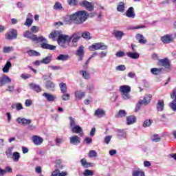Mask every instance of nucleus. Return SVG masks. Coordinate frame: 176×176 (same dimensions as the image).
Wrapping results in <instances>:
<instances>
[{
    "mask_svg": "<svg viewBox=\"0 0 176 176\" xmlns=\"http://www.w3.org/2000/svg\"><path fill=\"white\" fill-rule=\"evenodd\" d=\"M89 14L86 11H78L71 15H66L63 17V21L65 24H83L87 18Z\"/></svg>",
    "mask_w": 176,
    "mask_h": 176,
    "instance_id": "nucleus-1",
    "label": "nucleus"
},
{
    "mask_svg": "<svg viewBox=\"0 0 176 176\" xmlns=\"http://www.w3.org/2000/svg\"><path fill=\"white\" fill-rule=\"evenodd\" d=\"M23 36L25 38H28L35 42L36 43H39L42 42L41 47L42 49H47V50H54L56 49V46L52 45L50 44H47V40L46 38L43 37V36L37 37L36 35L33 34L30 31H26L23 33Z\"/></svg>",
    "mask_w": 176,
    "mask_h": 176,
    "instance_id": "nucleus-2",
    "label": "nucleus"
},
{
    "mask_svg": "<svg viewBox=\"0 0 176 176\" xmlns=\"http://www.w3.org/2000/svg\"><path fill=\"white\" fill-rule=\"evenodd\" d=\"M69 42H71V38H69V36L64 35L60 33L58 36L57 43L61 47L64 49H67L68 46H69Z\"/></svg>",
    "mask_w": 176,
    "mask_h": 176,
    "instance_id": "nucleus-3",
    "label": "nucleus"
},
{
    "mask_svg": "<svg viewBox=\"0 0 176 176\" xmlns=\"http://www.w3.org/2000/svg\"><path fill=\"white\" fill-rule=\"evenodd\" d=\"M120 92L121 93L122 98L123 100H130V91H131V87L129 85H121L120 87Z\"/></svg>",
    "mask_w": 176,
    "mask_h": 176,
    "instance_id": "nucleus-4",
    "label": "nucleus"
},
{
    "mask_svg": "<svg viewBox=\"0 0 176 176\" xmlns=\"http://www.w3.org/2000/svg\"><path fill=\"white\" fill-rule=\"evenodd\" d=\"M108 47L104 45V43H96L89 47V50L94 52V50H107Z\"/></svg>",
    "mask_w": 176,
    "mask_h": 176,
    "instance_id": "nucleus-5",
    "label": "nucleus"
},
{
    "mask_svg": "<svg viewBox=\"0 0 176 176\" xmlns=\"http://www.w3.org/2000/svg\"><path fill=\"white\" fill-rule=\"evenodd\" d=\"M151 100H152V95H146L144 96L143 100H140L136 105L135 112H138V109L141 108L142 104L144 105H148L149 102H151Z\"/></svg>",
    "mask_w": 176,
    "mask_h": 176,
    "instance_id": "nucleus-6",
    "label": "nucleus"
},
{
    "mask_svg": "<svg viewBox=\"0 0 176 176\" xmlns=\"http://www.w3.org/2000/svg\"><path fill=\"white\" fill-rule=\"evenodd\" d=\"M6 39L8 41H13V39H17V30L14 29H10L6 34Z\"/></svg>",
    "mask_w": 176,
    "mask_h": 176,
    "instance_id": "nucleus-7",
    "label": "nucleus"
},
{
    "mask_svg": "<svg viewBox=\"0 0 176 176\" xmlns=\"http://www.w3.org/2000/svg\"><path fill=\"white\" fill-rule=\"evenodd\" d=\"M171 98L173 100L170 104V107L176 112V88L173 89V93L170 94Z\"/></svg>",
    "mask_w": 176,
    "mask_h": 176,
    "instance_id": "nucleus-8",
    "label": "nucleus"
},
{
    "mask_svg": "<svg viewBox=\"0 0 176 176\" xmlns=\"http://www.w3.org/2000/svg\"><path fill=\"white\" fill-rule=\"evenodd\" d=\"M79 4L80 6H84V8H86L87 10H89V12H91V10L94 9V6L87 1H83L81 3H79Z\"/></svg>",
    "mask_w": 176,
    "mask_h": 176,
    "instance_id": "nucleus-9",
    "label": "nucleus"
},
{
    "mask_svg": "<svg viewBox=\"0 0 176 176\" xmlns=\"http://www.w3.org/2000/svg\"><path fill=\"white\" fill-rule=\"evenodd\" d=\"M16 122L19 124H21V126H28V124H31L32 121L25 118H18Z\"/></svg>",
    "mask_w": 176,
    "mask_h": 176,
    "instance_id": "nucleus-10",
    "label": "nucleus"
},
{
    "mask_svg": "<svg viewBox=\"0 0 176 176\" xmlns=\"http://www.w3.org/2000/svg\"><path fill=\"white\" fill-rule=\"evenodd\" d=\"M72 133L80 134V137H83V129L79 125H76L71 128Z\"/></svg>",
    "mask_w": 176,
    "mask_h": 176,
    "instance_id": "nucleus-11",
    "label": "nucleus"
},
{
    "mask_svg": "<svg viewBox=\"0 0 176 176\" xmlns=\"http://www.w3.org/2000/svg\"><path fill=\"white\" fill-rule=\"evenodd\" d=\"M12 82V79L9 78V76L4 75L2 77H0V87L6 85V83H10Z\"/></svg>",
    "mask_w": 176,
    "mask_h": 176,
    "instance_id": "nucleus-12",
    "label": "nucleus"
},
{
    "mask_svg": "<svg viewBox=\"0 0 176 176\" xmlns=\"http://www.w3.org/2000/svg\"><path fill=\"white\" fill-rule=\"evenodd\" d=\"M32 140L34 145H42L43 143V138L38 135H33Z\"/></svg>",
    "mask_w": 176,
    "mask_h": 176,
    "instance_id": "nucleus-13",
    "label": "nucleus"
},
{
    "mask_svg": "<svg viewBox=\"0 0 176 176\" xmlns=\"http://www.w3.org/2000/svg\"><path fill=\"white\" fill-rule=\"evenodd\" d=\"M163 43H171L173 42V35L166 34L161 38Z\"/></svg>",
    "mask_w": 176,
    "mask_h": 176,
    "instance_id": "nucleus-14",
    "label": "nucleus"
},
{
    "mask_svg": "<svg viewBox=\"0 0 176 176\" xmlns=\"http://www.w3.org/2000/svg\"><path fill=\"white\" fill-rule=\"evenodd\" d=\"M70 42L71 40L72 41L73 43H76L79 39H80V32H75L70 37Z\"/></svg>",
    "mask_w": 176,
    "mask_h": 176,
    "instance_id": "nucleus-15",
    "label": "nucleus"
},
{
    "mask_svg": "<svg viewBox=\"0 0 176 176\" xmlns=\"http://www.w3.org/2000/svg\"><path fill=\"white\" fill-rule=\"evenodd\" d=\"M74 96L76 100H82V98H85V96H86V93L82 91V90H77L74 92Z\"/></svg>",
    "mask_w": 176,
    "mask_h": 176,
    "instance_id": "nucleus-16",
    "label": "nucleus"
},
{
    "mask_svg": "<svg viewBox=\"0 0 176 176\" xmlns=\"http://www.w3.org/2000/svg\"><path fill=\"white\" fill-rule=\"evenodd\" d=\"M84 50V47L83 46H80L78 50H77L76 54V56H78L79 57V61H82L83 60V56L85 54V53L83 52Z\"/></svg>",
    "mask_w": 176,
    "mask_h": 176,
    "instance_id": "nucleus-17",
    "label": "nucleus"
},
{
    "mask_svg": "<svg viewBox=\"0 0 176 176\" xmlns=\"http://www.w3.org/2000/svg\"><path fill=\"white\" fill-rule=\"evenodd\" d=\"M160 65L164 67L165 68H170V60L167 58L161 59L159 60Z\"/></svg>",
    "mask_w": 176,
    "mask_h": 176,
    "instance_id": "nucleus-18",
    "label": "nucleus"
},
{
    "mask_svg": "<svg viewBox=\"0 0 176 176\" xmlns=\"http://www.w3.org/2000/svg\"><path fill=\"white\" fill-rule=\"evenodd\" d=\"M70 144H72L73 145H78V144H80V138L77 135L71 137Z\"/></svg>",
    "mask_w": 176,
    "mask_h": 176,
    "instance_id": "nucleus-19",
    "label": "nucleus"
},
{
    "mask_svg": "<svg viewBox=\"0 0 176 176\" xmlns=\"http://www.w3.org/2000/svg\"><path fill=\"white\" fill-rule=\"evenodd\" d=\"M126 17H129L131 19H134L135 17V13H134V8H129L126 12Z\"/></svg>",
    "mask_w": 176,
    "mask_h": 176,
    "instance_id": "nucleus-20",
    "label": "nucleus"
},
{
    "mask_svg": "<svg viewBox=\"0 0 176 176\" xmlns=\"http://www.w3.org/2000/svg\"><path fill=\"white\" fill-rule=\"evenodd\" d=\"M43 97H45L46 100L50 102H53L56 100V97L54 95L45 92L43 94Z\"/></svg>",
    "mask_w": 176,
    "mask_h": 176,
    "instance_id": "nucleus-21",
    "label": "nucleus"
},
{
    "mask_svg": "<svg viewBox=\"0 0 176 176\" xmlns=\"http://www.w3.org/2000/svg\"><path fill=\"white\" fill-rule=\"evenodd\" d=\"M137 41H138L139 43H141L142 45H145L146 43V39H145V37L141 34H136L135 36Z\"/></svg>",
    "mask_w": 176,
    "mask_h": 176,
    "instance_id": "nucleus-22",
    "label": "nucleus"
},
{
    "mask_svg": "<svg viewBox=\"0 0 176 176\" xmlns=\"http://www.w3.org/2000/svg\"><path fill=\"white\" fill-rule=\"evenodd\" d=\"M117 137L118 140H123L127 137V134L124 132V130H118Z\"/></svg>",
    "mask_w": 176,
    "mask_h": 176,
    "instance_id": "nucleus-23",
    "label": "nucleus"
},
{
    "mask_svg": "<svg viewBox=\"0 0 176 176\" xmlns=\"http://www.w3.org/2000/svg\"><path fill=\"white\" fill-rule=\"evenodd\" d=\"M94 115L97 116V118H102V116H105V111H104L102 109H98L95 111Z\"/></svg>",
    "mask_w": 176,
    "mask_h": 176,
    "instance_id": "nucleus-24",
    "label": "nucleus"
},
{
    "mask_svg": "<svg viewBox=\"0 0 176 176\" xmlns=\"http://www.w3.org/2000/svg\"><path fill=\"white\" fill-rule=\"evenodd\" d=\"M126 56L130 57L131 58H133V60H137V58H140V54L137 52H126Z\"/></svg>",
    "mask_w": 176,
    "mask_h": 176,
    "instance_id": "nucleus-25",
    "label": "nucleus"
},
{
    "mask_svg": "<svg viewBox=\"0 0 176 176\" xmlns=\"http://www.w3.org/2000/svg\"><path fill=\"white\" fill-rule=\"evenodd\" d=\"M164 109V101L163 100H160L157 104V110L162 112Z\"/></svg>",
    "mask_w": 176,
    "mask_h": 176,
    "instance_id": "nucleus-26",
    "label": "nucleus"
},
{
    "mask_svg": "<svg viewBox=\"0 0 176 176\" xmlns=\"http://www.w3.org/2000/svg\"><path fill=\"white\" fill-rule=\"evenodd\" d=\"M30 87L32 89V90L36 91V93H39L42 90L39 85L34 83L30 84Z\"/></svg>",
    "mask_w": 176,
    "mask_h": 176,
    "instance_id": "nucleus-27",
    "label": "nucleus"
},
{
    "mask_svg": "<svg viewBox=\"0 0 176 176\" xmlns=\"http://www.w3.org/2000/svg\"><path fill=\"white\" fill-rule=\"evenodd\" d=\"M61 33V32L57 30V31H54V32H52L50 35H49V38L50 39H53V41H54V38H58V35Z\"/></svg>",
    "mask_w": 176,
    "mask_h": 176,
    "instance_id": "nucleus-28",
    "label": "nucleus"
},
{
    "mask_svg": "<svg viewBox=\"0 0 176 176\" xmlns=\"http://www.w3.org/2000/svg\"><path fill=\"white\" fill-rule=\"evenodd\" d=\"M27 53L28 56H30L31 57L34 56V57H38L41 56V54L34 50H30L27 51Z\"/></svg>",
    "mask_w": 176,
    "mask_h": 176,
    "instance_id": "nucleus-29",
    "label": "nucleus"
},
{
    "mask_svg": "<svg viewBox=\"0 0 176 176\" xmlns=\"http://www.w3.org/2000/svg\"><path fill=\"white\" fill-rule=\"evenodd\" d=\"M135 116H131L126 117V124H133V123H135Z\"/></svg>",
    "mask_w": 176,
    "mask_h": 176,
    "instance_id": "nucleus-30",
    "label": "nucleus"
},
{
    "mask_svg": "<svg viewBox=\"0 0 176 176\" xmlns=\"http://www.w3.org/2000/svg\"><path fill=\"white\" fill-rule=\"evenodd\" d=\"M114 35L116 39H118V41H120V39L123 38V35H124V33L122 31L117 30L114 32Z\"/></svg>",
    "mask_w": 176,
    "mask_h": 176,
    "instance_id": "nucleus-31",
    "label": "nucleus"
},
{
    "mask_svg": "<svg viewBox=\"0 0 176 176\" xmlns=\"http://www.w3.org/2000/svg\"><path fill=\"white\" fill-rule=\"evenodd\" d=\"M12 67V63L10 61H7L6 64L5 65L4 67L3 68V72L5 74H8L9 72V69Z\"/></svg>",
    "mask_w": 176,
    "mask_h": 176,
    "instance_id": "nucleus-32",
    "label": "nucleus"
},
{
    "mask_svg": "<svg viewBox=\"0 0 176 176\" xmlns=\"http://www.w3.org/2000/svg\"><path fill=\"white\" fill-rule=\"evenodd\" d=\"M69 58V56L65 54H60L57 58L56 60L58 61H67Z\"/></svg>",
    "mask_w": 176,
    "mask_h": 176,
    "instance_id": "nucleus-33",
    "label": "nucleus"
},
{
    "mask_svg": "<svg viewBox=\"0 0 176 176\" xmlns=\"http://www.w3.org/2000/svg\"><path fill=\"white\" fill-rule=\"evenodd\" d=\"M132 176H145V173L141 170H135L132 172Z\"/></svg>",
    "mask_w": 176,
    "mask_h": 176,
    "instance_id": "nucleus-34",
    "label": "nucleus"
},
{
    "mask_svg": "<svg viewBox=\"0 0 176 176\" xmlns=\"http://www.w3.org/2000/svg\"><path fill=\"white\" fill-rule=\"evenodd\" d=\"M59 87L60 89L61 93L65 94L67 93V85L64 82H60L59 84Z\"/></svg>",
    "mask_w": 176,
    "mask_h": 176,
    "instance_id": "nucleus-35",
    "label": "nucleus"
},
{
    "mask_svg": "<svg viewBox=\"0 0 176 176\" xmlns=\"http://www.w3.org/2000/svg\"><path fill=\"white\" fill-rule=\"evenodd\" d=\"M12 109H16V111H21L23 109V104L21 103H16L12 105Z\"/></svg>",
    "mask_w": 176,
    "mask_h": 176,
    "instance_id": "nucleus-36",
    "label": "nucleus"
},
{
    "mask_svg": "<svg viewBox=\"0 0 176 176\" xmlns=\"http://www.w3.org/2000/svg\"><path fill=\"white\" fill-rule=\"evenodd\" d=\"M118 12H120L121 13H123L124 12V3L120 2L118 7H117Z\"/></svg>",
    "mask_w": 176,
    "mask_h": 176,
    "instance_id": "nucleus-37",
    "label": "nucleus"
},
{
    "mask_svg": "<svg viewBox=\"0 0 176 176\" xmlns=\"http://www.w3.org/2000/svg\"><path fill=\"white\" fill-rule=\"evenodd\" d=\"M52 63V56H46L41 60V64H50Z\"/></svg>",
    "mask_w": 176,
    "mask_h": 176,
    "instance_id": "nucleus-38",
    "label": "nucleus"
},
{
    "mask_svg": "<svg viewBox=\"0 0 176 176\" xmlns=\"http://www.w3.org/2000/svg\"><path fill=\"white\" fill-rule=\"evenodd\" d=\"M127 115V113L124 110H120L118 113L116 115V118H124Z\"/></svg>",
    "mask_w": 176,
    "mask_h": 176,
    "instance_id": "nucleus-39",
    "label": "nucleus"
},
{
    "mask_svg": "<svg viewBox=\"0 0 176 176\" xmlns=\"http://www.w3.org/2000/svg\"><path fill=\"white\" fill-rule=\"evenodd\" d=\"M12 160L14 162H19V160H20V153L19 152H14L12 154Z\"/></svg>",
    "mask_w": 176,
    "mask_h": 176,
    "instance_id": "nucleus-40",
    "label": "nucleus"
},
{
    "mask_svg": "<svg viewBox=\"0 0 176 176\" xmlns=\"http://www.w3.org/2000/svg\"><path fill=\"white\" fill-rule=\"evenodd\" d=\"M82 174H83L84 176H94V171L89 170V169H86L83 172Z\"/></svg>",
    "mask_w": 176,
    "mask_h": 176,
    "instance_id": "nucleus-41",
    "label": "nucleus"
},
{
    "mask_svg": "<svg viewBox=\"0 0 176 176\" xmlns=\"http://www.w3.org/2000/svg\"><path fill=\"white\" fill-rule=\"evenodd\" d=\"M67 3L70 6H76L79 5V1H78V0H67Z\"/></svg>",
    "mask_w": 176,
    "mask_h": 176,
    "instance_id": "nucleus-42",
    "label": "nucleus"
},
{
    "mask_svg": "<svg viewBox=\"0 0 176 176\" xmlns=\"http://www.w3.org/2000/svg\"><path fill=\"white\" fill-rule=\"evenodd\" d=\"M151 72L153 75H159L162 72V69L152 68L151 69Z\"/></svg>",
    "mask_w": 176,
    "mask_h": 176,
    "instance_id": "nucleus-43",
    "label": "nucleus"
},
{
    "mask_svg": "<svg viewBox=\"0 0 176 176\" xmlns=\"http://www.w3.org/2000/svg\"><path fill=\"white\" fill-rule=\"evenodd\" d=\"M80 74L82 75V78H84V79H90V74H89V73H87V72L80 71Z\"/></svg>",
    "mask_w": 176,
    "mask_h": 176,
    "instance_id": "nucleus-44",
    "label": "nucleus"
},
{
    "mask_svg": "<svg viewBox=\"0 0 176 176\" xmlns=\"http://www.w3.org/2000/svg\"><path fill=\"white\" fill-rule=\"evenodd\" d=\"M82 36L84 38V39H87V41L91 39V36H90V32H83Z\"/></svg>",
    "mask_w": 176,
    "mask_h": 176,
    "instance_id": "nucleus-45",
    "label": "nucleus"
},
{
    "mask_svg": "<svg viewBox=\"0 0 176 176\" xmlns=\"http://www.w3.org/2000/svg\"><path fill=\"white\" fill-rule=\"evenodd\" d=\"M80 163L82 166L85 167V168H87V167H90V164L87 163V161L85 158L80 160Z\"/></svg>",
    "mask_w": 176,
    "mask_h": 176,
    "instance_id": "nucleus-46",
    "label": "nucleus"
},
{
    "mask_svg": "<svg viewBox=\"0 0 176 176\" xmlns=\"http://www.w3.org/2000/svg\"><path fill=\"white\" fill-rule=\"evenodd\" d=\"M152 141L154 142H160V136L159 135H153L151 138Z\"/></svg>",
    "mask_w": 176,
    "mask_h": 176,
    "instance_id": "nucleus-47",
    "label": "nucleus"
},
{
    "mask_svg": "<svg viewBox=\"0 0 176 176\" xmlns=\"http://www.w3.org/2000/svg\"><path fill=\"white\" fill-rule=\"evenodd\" d=\"M39 27L38 26H32L31 28H30V32L33 34H36V32H39Z\"/></svg>",
    "mask_w": 176,
    "mask_h": 176,
    "instance_id": "nucleus-48",
    "label": "nucleus"
},
{
    "mask_svg": "<svg viewBox=\"0 0 176 176\" xmlns=\"http://www.w3.org/2000/svg\"><path fill=\"white\" fill-rule=\"evenodd\" d=\"M152 124V120H146L143 123V127H149Z\"/></svg>",
    "mask_w": 176,
    "mask_h": 176,
    "instance_id": "nucleus-49",
    "label": "nucleus"
},
{
    "mask_svg": "<svg viewBox=\"0 0 176 176\" xmlns=\"http://www.w3.org/2000/svg\"><path fill=\"white\" fill-rule=\"evenodd\" d=\"M116 71H125L126 70V66L124 65H120L117 67H116Z\"/></svg>",
    "mask_w": 176,
    "mask_h": 176,
    "instance_id": "nucleus-50",
    "label": "nucleus"
},
{
    "mask_svg": "<svg viewBox=\"0 0 176 176\" xmlns=\"http://www.w3.org/2000/svg\"><path fill=\"white\" fill-rule=\"evenodd\" d=\"M55 87L54 83H53V82L52 81H47L46 83V87L47 89H54V87Z\"/></svg>",
    "mask_w": 176,
    "mask_h": 176,
    "instance_id": "nucleus-51",
    "label": "nucleus"
},
{
    "mask_svg": "<svg viewBox=\"0 0 176 176\" xmlns=\"http://www.w3.org/2000/svg\"><path fill=\"white\" fill-rule=\"evenodd\" d=\"M89 157H97V152L94 150L89 151Z\"/></svg>",
    "mask_w": 176,
    "mask_h": 176,
    "instance_id": "nucleus-52",
    "label": "nucleus"
},
{
    "mask_svg": "<svg viewBox=\"0 0 176 176\" xmlns=\"http://www.w3.org/2000/svg\"><path fill=\"white\" fill-rule=\"evenodd\" d=\"M14 48L13 47H5L3 49L4 53H10V52H13Z\"/></svg>",
    "mask_w": 176,
    "mask_h": 176,
    "instance_id": "nucleus-53",
    "label": "nucleus"
},
{
    "mask_svg": "<svg viewBox=\"0 0 176 176\" xmlns=\"http://www.w3.org/2000/svg\"><path fill=\"white\" fill-rule=\"evenodd\" d=\"M48 68H50V69H52L53 71H58V69H61L60 66L50 65L48 66Z\"/></svg>",
    "mask_w": 176,
    "mask_h": 176,
    "instance_id": "nucleus-54",
    "label": "nucleus"
},
{
    "mask_svg": "<svg viewBox=\"0 0 176 176\" xmlns=\"http://www.w3.org/2000/svg\"><path fill=\"white\" fill-rule=\"evenodd\" d=\"M84 142L89 145V144H91V142H93V139L91 138L87 137L85 138Z\"/></svg>",
    "mask_w": 176,
    "mask_h": 176,
    "instance_id": "nucleus-55",
    "label": "nucleus"
},
{
    "mask_svg": "<svg viewBox=\"0 0 176 176\" xmlns=\"http://www.w3.org/2000/svg\"><path fill=\"white\" fill-rule=\"evenodd\" d=\"M69 119L70 120V127H71V129L72 127H74L75 126H76L75 124V118H73L72 117H69Z\"/></svg>",
    "mask_w": 176,
    "mask_h": 176,
    "instance_id": "nucleus-56",
    "label": "nucleus"
},
{
    "mask_svg": "<svg viewBox=\"0 0 176 176\" xmlns=\"http://www.w3.org/2000/svg\"><path fill=\"white\" fill-rule=\"evenodd\" d=\"M32 23H33L32 19H26L25 25H27V27H31V25H32Z\"/></svg>",
    "mask_w": 176,
    "mask_h": 176,
    "instance_id": "nucleus-57",
    "label": "nucleus"
},
{
    "mask_svg": "<svg viewBox=\"0 0 176 176\" xmlns=\"http://www.w3.org/2000/svg\"><path fill=\"white\" fill-rule=\"evenodd\" d=\"M63 6H61V3H56L55 5L54 6V9L58 10V9H62Z\"/></svg>",
    "mask_w": 176,
    "mask_h": 176,
    "instance_id": "nucleus-58",
    "label": "nucleus"
},
{
    "mask_svg": "<svg viewBox=\"0 0 176 176\" xmlns=\"http://www.w3.org/2000/svg\"><path fill=\"white\" fill-rule=\"evenodd\" d=\"M111 140H112V136H106L104 138V142L105 144H108L109 142H111Z\"/></svg>",
    "mask_w": 176,
    "mask_h": 176,
    "instance_id": "nucleus-59",
    "label": "nucleus"
},
{
    "mask_svg": "<svg viewBox=\"0 0 176 176\" xmlns=\"http://www.w3.org/2000/svg\"><path fill=\"white\" fill-rule=\"evenodd\" d=\"M21 78H22V79H30V78H31V75L30 74H22L21 75Z\"/></svg>",
    "mask_w": 176,
    "mask_h": 176,
    "instance_id": "nucleus-60",
    "label": "nucleus"
},
{
    "mask_svg": "<svg viewBox=\"0 0 176 176\" xmlns=\"http://www.w3.org/2000/svg\"><path fill=\"white\" fill-rule=\"evenodd\" d=\"M69 94H63L62 96V99L63 100V101H68V100H69Z\"/></svg>",
    "mask_w": 176,
    "mask_h": 176,
    "instance_id": "nucleus-61",
    "label": "nucleus"
},
{
    "mask_svg": "<svg viewBox=\"0 0 176 176\" xmlns=\"http://www.w3.org/2000/svg\"><path fill=\"white\" fill-rule=\"evenodd\" d=\"M25 107H31L32 105V100L28 99L25 102Z\"/></svg>",
    "mask_w": 176,
    "mask_h": 176,
    "instance_id": "nucleus-62",
    "label": "nucleus"
},
{
    "mask_svg": "<svg viewBox=\"0 0 176 176\" xmlns=\"http://www.w3.org/2000/svg\"><path fill=\"white\" fill-rule=\"evenodd\" d=\"M124 52L120 51L116 54V57H124Z\"/></svg>",
    "mask_w": 176,
    "mask_h": 176,
    "instance_id": "nucleus-63",
    "label": "nucleus"
},
{
    "mask_svg": "<svg viewBox=\"0 0 176 176\" xmlns=\"http://www.w3.org/2000/svg\"><path fill=\"white\" fill-rule=\"evenodd\" d=\"M59 170H55L52 172V176H58L59 175Z\"/></svg>",
    "mask_w": 176,
    "mask_h": 176,
    "instance_id": "nucleus-64",
    "label": "nucleus"
}]
</instances>
